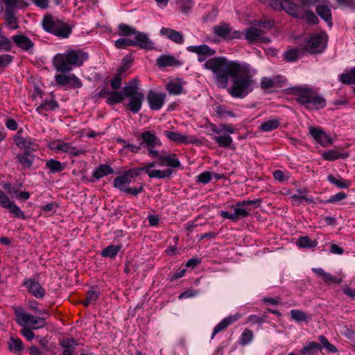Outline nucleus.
<instances>
[{
    "label": "nucleus",
    "mask_w": 355,
    "mask_h": 355,
    "mask_svg": "<svg viewBox=\"0 0 355 355\" xmlns=\"http://www.w3.org/2000/svg\"><path fill=\"white\" fill-rule=\"evenodd\" d=\"M203 67L213 72L215 82L220 88H225L231 78L232 86L228 92L234 98H243L256 87L254 77L257 70L248 63L229 60L220 56L207 60Z\"/></svg>",
    "instance_id": "nucleus-1"
},
{
    "label": "nucleus",
    "mask_w": 355,
    "mask_h": 355,
    "mask_svg": "<svg viewBox=\"0 0 355 355\" xmlns=\"http://www.w3.org/2000/svg\"><path fill=\"white\" fill-rule=\"evenodd\" d=\"M292 91L297 103L309 111L319 110L327 105L325 98L309 86L293 87Z\"/></svg>",
    "instance_id": "nucleus-2"
},
{
    "label": "nucleus",
    "mask_w": 355,
    "mask_h": 355,
    "mask_svg": "<svg viewBox=\"0 0 355 355\" xmlns=\"http://www.w3.org/2000/svg\"><path fill=\"white\" fill-rule=\"evenodd\" d=\"M88 59V54L79 49H69L53 58V65L61 73L71 71L74 67L81 66Z\"/></svg>",
    "instance_id": "nucleus-3"
},
{
    "label": "nucleus",
    "mask_w": 355,
    "mask_h": 355,
    "mask_svg": "<svg viewBox=\"0 0 355 355\" xmlns=\"http://www.w3.org/2000/svg\"><path fill=\"white\" fill-rule=\"evenodd\" d=\"M328 35L324 31L313 33L310 36L303 39L300 44L306 54H320L327 47Z\"/></svg>",
    "instance_id": "nucleus-4"
},
{
    "label": "nucleus",
    "mask_w": 355,
    "mask_h": 355,
    "mask_svg": "<svg viewBox=\"0 0 355 355\" xmlns=\"http://www.w3.org/2000/svg\"><path fill=\"white\" fill-rule=\"evenodd\" d=\"M42 27L45 31L60 38H68L72 33V26L51 15L44 16Z\"/></svg>",
    "instance_id": "nucleus-5"
},
{
    "label": "nucleus",
    "mask_w": 355,
    "mask_h": 355,
    "mask_svg": "<svg viewBox=\"0 0 355 355\" xmlns=\"http://www.w3.org/2000/svg\"><path fill=\"white\" fill-rule=\"evenodd\" d=\"M15 314L17 323L21 327H27L34 330L43 328L46 324L45 318L26 313L20 307L15 309Z\"/></svg>",
    "instance_id": "nucleus-6"
},
{
    "label": "nucleus",
    "mask_w": 355,
    "mask_h": 355,
    "mask_svg": "<svg viewBox=\"0 0 355 355\" xmlns=\"http://www.w3.org/2000/svg\"><path fill=\"white\" fill-rule=\"evenodd\" d=\"M318 340L320 342V344L313 341L309 342L300 350V354L314 355L319 350H321L322 347L329 352L336 353L338 352L337 348L333 344L330 343L324 336H319Z\"/></svg>",
    "instance_id": "nucleus-7"
},
{
    "label": "nucleus",
    "mask_w": 355,
    "mask_h": 355,
    "mask_svg": "<svg viewBox=\"0 0 355 355\" xmlns=\"http://www.w3.org/2000/svg\"><path fill=\"white\" fill-rule=\"evenodd\" d=\"M140 138L142 139L140 145H145L148 150V155L152 158L159 157V151L155 150V148L160 146L162 142L155 132L151 130L144 131L141 133Z\"/></svg>",
    "instance_id": "nucleus-8"
},
{
    "label": "nucleus",
    "mask_w": 355,
    "mask_h": 355,
    "mask_svg": "<svg viewBox=\"0 0 355 355\" xmlns=\"http://www.w3.org/2000/svg\"><path fill=\"white\" fill-rule=\"evenodd\" d=\"M286 12L297 19H304L311 24H317L319 19L312 10H304L297 3H291L286 8Z\"/></svg>",
    "instance_id": "nucleus-9"
},
{
    "label": "nucleus",
    "mask_w": 355,
    "mask_h": 355,
    "mask_svg": "<svg viewBox=\"0 0 355 355\" xmlns=\"http://www.w3.org/2000/svg\"><path fill=\"white\" fill-rule=\"evenodd\" d=\"M0 207L6 209L10 214L15 217L21 220H26L25 213L17 205L14 201L7 195V193L0 189Z\"/></svg>",
    "instance_id": "nucleus-10"
},
{
    "label": "nucleus",
    "mask_w": 355,
    "mask_h": 355,
    "mask_svg": "<svg viewBox=\"0 0 355 355\" xmlns=\"http://www.w3.org/2000/svg\"><path fill=\"white\" fill-rule=\"evenodd\" d=\"M213 33L217 36L228 40H239L243 37V33L239 31H232L230 25L225 22L220 23L213 27Z\"/></svg>",
    "instance_id": "nucleus-11"
},
{
    "label": "nucleus",
    "mask_w": 355,
    "mask_h": 355,
    "mask_svg": "<svg viewBox=\"0 0 355 355\" xmlns=\"http://www.w3.org/2000/svg\"><path fill=\"white\" fill-rule=\"evenodd\" d=\"M309 132L315 141L322 147H328L333 144L330 135L320 127L310 126Z\"/></svg>",
    "instance_id": "nucleus-12"
},
{
    "label": "nucleus",
    "mask_w": 355,
    "mask_h": 355,
    "mask_svg": "<svg viewBox=\"0 0 355 355\" xmlns=\"http://www.w3.org/2000/svg\"><path fill=\"white\" fill-rule=\"evenodd\" d=\"M264 31L257 28L250 27L244 31V38L249 44L265 43L268 44L270 42L268 37L263 35Z\"/></svg>",
    "instance_id": "nucleus-13"
},
{
    "label": "nucleus",
    "mask_w": 355,
    "mask_h": 355,
    "mask_svg": "<svg viewBox=\"0 0 355 355\" xmlns=\"http://www.w3.org/2000/svg\"><path fill=\"white\" fill-rule=\"evenodd\" d=\"M187 50L189 52L197 54L198 61L200 62H205L209 58H211L216 53V51L207 44L189 46L187 47Z\"/></svg>",
    "instance_id": "nucleus-14"
},
{
    "label": "nucleus",
    "mask_w": 355,
    "mask_h": 355,
    "mask_svg": "<svg viewBox=\"0 0 355 355\" xmlns=\"http://www.w3.org/2000/svg\"><path fill=\"white\" fill-rule=\"evenodd\" d=\"M55 81L58 86H71L73 89H79L83 85L80 80L75 74H57L55 76Z\"/></svg>",
    "instance_id": "nucleus-15"
},
{
    "label": "nucleus",
    "mask_w": 355,
    "mask_h": 355,
    "mask_svg": "<svg viewBox=\"0 0 355 355\" xmlns=\"http://www.w3.org/2000/svg\"><path fill=\"white\" fill-rule=\"evenodd\" d=\"M315 12L327 23L328 26L331 27L333 26L329 0H320L315 6Z\"/></svg>",
    "instance_id": "nucleus-16"
},
{
    "label": "nucleus",
    "mask_w": 355,
    "mask_h": 355,
    "mask_svg": "<svg viewBox=\"0 0 355 355\" xmlns=\"http://www.w3.org/2000/svg\"><path fill=\"white\" fill-rule=\"evenodd\" d=\"M132 40L133 46L139 47L146 51H151L155 49L154 42L150 40L148 35L144 32L137 31Z\"/></svg>",
    "instance_id": "nucleus-17"
},
{
    "label": "nucleus",
    "mask_w": 355,
    "mask_h": 355,
    "mask_svg": "<svg viewBox=\"0 0 355 355\" xmlns=\"http://www.w3.org/2000/svg\"><path fill=\"white\" fill-rule=\"evenodd\" d=\"M51 148L58 151L69 153L73 157H77L85 153V150L76 148L72 145V143H65L62 141L53 142Z\"/></svg>",
    "instance_id": "nucleus-18"
},
{
    "label": "nucleus",
    "mask_w": 355,
    "mask_h": 355,
    "mask_svg": "<svg viewBox=\"0 0 355 355\" xmlns=\"http://www.w3.org/2000/svg\"><path fill=\"white\" fill-rule=\"evenodd\" d=\"M23 285L27 288L28 291L31 294L37 299L43 298L46 294L45 289L35 279H25Z\"/></svg>",
    "instance_id": "nucleus-19"
},
{
    "label": "nucleus",
    "mask_w": 355,
    "mask_h": 355,
    "mask_svg": "<svg viewBox=\"0 0 355 355\" xmlns=\"http://www.w3.org/2000/svg\"><path fill=\"white\" fill-rule=\"evenodd\" d=\"M245 207V206H238L237 202L234 209V213L222 211L220 212V216L224 218L231 220L233 222H236L240 218H247L250 216V212Z\"/></svg>",
    "instance_id": "nucleus-20"
},
{
    "label": "nucleus",
    "mask_w": 355,
    "mask_h": 355,
    "mask_svg": "<svg viewBox=\"0 0 355 355\" xmlns=\"http://www.w3.org/2000/svg\"><path fill=\"white\" fill-rule=\"evenodd\" d=\"M166 94L150 90L147 94V101L153 110H159L164 104Z\"/></svg>",
    "instance_id": "nucleus-21"
},
{
    "label": "nucleus",
    "mask_w": 355,
    "mask_h": 355,
    "mask_svg": "<svg viewBox=\"0 0 355 355\" xmlns=\"http://www.w3.org/2000/svg\"><path fill=\"white\" fill-rule=\"evenodd\" d=\"M241 318L239 313L230 315L223 318L218 324L214 328L211 339H213L214 336L219 332L226 329L230 325L237 321Z\"/></svg>",
    "instance_id": "nucleus-22"
},
{
    "label": "nucleus",
    "mask_w": 355,
    "mask_h": 355,
    "mask_svg": "<svg viewBox=\"0 0 355 355\" xmlns=\"http://www.w3.org/2000/svg\"><path fill=\"white\" fill-rule=\"evenodd\" d=\"M12 42L16 46L24 51L29 52L34 47V43L27 36L23 34H17L12 37Z\"/></svg>",
    "instance_id": "nucleus-23"
},
{
    "label": "nucleus",
    "mask_w": 355,
    "mask_h": 355,
    "mask_svg": "<svg viewBox=\"0 0 355 355\" xmlns=\"http://www.w3.org/2000/svg\"><path fill=\"white\" fill-rule=\"evenodd\" d=\"M59 345L62 349V355H78L76 347L78 344L76 340L65 338L59 340Z\"/></svg>",
    "instance_id": "nucleus-24"
},
{
    "label": "nucleus",
    "mask_w": 355,
    "mask_h": 355,
    "mask_svg": "<svg viewBox=\"0 0 355 355\" xmlns=\"http://www.w3.org/2000/svg\"><path fill=\"white\" fill-rule=\"evenodd\" d=\"M127 98H128V102L125 104V106L133 114L138 113L142 107L144 100V94L141 93L135 96H127Z\"/></svg>",
    "instance_id": "nucleus-25"
},
{
    "label": "nucleus",
    "mask_w": 355,
    "mask_h": 355,
    "mask_svg": "<svg viewBox=\"0 0 355 355\" xmlns=\"http://www.w3.org/2000/svg\"><path fill=\"white\" fill-rule=\"evenodd\" d=\"M164 134L169 140L177 144H189L194 143V139L192 137L178 132L165 130Z\"/></svg>",
    "instance_id": "nucleus-26"
},
{
    "label": "nucleus",
    "mask_w": 355,
    "mask_h": 355,
    "mask_svg": "<svg viewBox=\"0 0 355 355\" xmlns=\"http://www.w3.org/2000/svg\"><path fill=\"white\" fill-rule=\"evenodd\" d=\"M114 173L113 168L107 164H101L93 171L92 179L89 180L91 182H95L99 180L104 176Z\"/></svg>",
    "instance_id": "nucleus-27"
},
{
    "label": "nucleus",
    "mask_w": 355,
    "mask_h": 355,
    "mask_svg": "<svg viewBox=\"0 0 355 355\" xmlns=\"http://www.w3.org/2000/svg\"><path fill=\"white\" fill-rule=\"evenodd\" d=\"M160 34L176 44H182L184 43L183 34L174 29L162 27L160 30Z\"/></svg>",
    "instance_id": "nucleus-28"
},
{
    "label": "nucleus",
    "mask_w": 355,
    "mask_h": 355,
    "mask_svg": "<svg viewBox=\"0 0 355 355\" xmlns=\"http://www.w3.org/2000/svg\"><path fill=\"white\" fill-rule=\"evenodd\" d=\"M185 82L182 78L171 80L166 85V88L170 94L179 95L183 93Z\"/></svg>",
    "instance_id": "nucleus-29"
},
{
    "label": "nucleus",
    "mask_w": 355,
    "mask_h": 355,
    "mask_svg": "<svg viewBox=\"0 0 355 355\" xmlns=\"http://www.w3.org/2000/svg\"><path fill=\"white\" fill-rule=\"evenodd\" d=\"M261 3L266 5L268 7L271 8L274 10L282 11L285 10L286 12L287 7L291 4L295 3L293 1L288 0H259Z\"/></svg>",
    "instance_id": "nucleus-30"
},
{
    "label": "nucleus",
    "mask_w": 355,
    "mask_h": 355,
    "mask_svg": "<svg viewBox=\"0 0 355 355\" xmlns=\"http://www.w3.org/2000/svg\"><path fill=\"white\" fill-rule=\"evenodd\" d=\"M286 79L282 76H277L273 78L263 77L261 80V88L264 90L270 89L277 86H281V83H284Z\"/></svg>",
    "instance_id": "nucleus-31"
},
{
    "label": "nucleus",
    "mask_w": 355,
    "mask_h": 355,
    "mask_svg": "<svg viewBox=\"0 0 355 355\" xmlns=\"http://www.w3.org/2000/svg\"><path fill=\"white\" fill-rule=\"evenodd\" d=\"M157 158L159 159V165L161 166H168L175 168H179L181 165L175 154L167 155H160L159 154Z\"/></svg>",
    "instance_id": "nucleus-32"
},
{
    "label": "nucleus",
    "mask_w": 355,
    "mask_h": 355,
    "mask_svg": "<svg viewBox=\"0 0 355 355\" xmlns=\"http://www.w3.org/2000/svg\"><path fill=\"white\" fill-rule=\"evenodd\" d=\"M52 98L50 100L46 99L42 103L36 108V112L42 114L43 112L55 111L59 109V104L55 99L54 94L51 92Z\"/></svg>",
    "instance_id": "nucleus-33"
},
{
    "label": "nucleus",
    "mask_w": 355,
    "mask_h": 355,
    "mask_svg": "<svg viewBox=\"0 0 355 355\" xmlns=\"http://www.w3.org/2000/svg\"><path fill=\"white\" fill-rule=\"evenodd\" d=\"M210 130L214 133L219 135L224 133L225 135L234 134L236 132V129L232 124L223 123L217 125L214 123H211L209 125Z\"/></svg>",
    "instance_id": "nucleus-34"
},
{
    "label": "nucleus",
    "mask_w": 355,
    "mask_h": 355,
    "mask_svg": "<svg viewBox=\"0 0 355 355\" xmlns=\"http://www.w3.org/2000/svg\"><path fill=\"white\" fill-rule=\"evenodd\" d=\"M338 80L347 85H352L355 93V67L351 68L347 72L340 73L338 76Z\"/></svg>",
    "instance_id": "nucleus-35"
},
{
    "label": "nucleus",
    "mask_w": 355,
    "mask_h": 355,
    "mask_svg": "<svg viewBox=\"0 0 355 355\" xmlns=\"http://www.w3.org/2000/svg\"><path fill=\"white\" fill-rule=\"evenodd\" d=\"M139 85V80L137 78H135L130 81H129L128 84L124 87L123 90L122 91L124 96L127 97L141 94L142 92L138 91Z\"/></svg>",
    "instance_id": "nucleus-36"
},
{
    "label": "nucleus",
    "mask_w": 355,
    "mask_h": 355,
    "mask_svg": "<svg viewBox=\"0 0 355 355\" xmlns=\"http://www.w3.org/2000/svg\"><path fill=\"white\" fill-rule=\"evenodd\" d=\"M212 139L220 148H234L233 139L230 135H215L212 137Z\"/></svg>",
    "instance_id": "nucleus-37"
},
{
    "label": "nucleus",
    "mask_w": 355,
    "mask_h": 355,
    "mask_svg": "<svg viewBox=\"0 0 355 355\" xmlns=\"http://www.w3.org/2000/svg\"><path fill=\"white\" fill-rule=\"evenodd\" d=\"M322 158L326 161L332 162L336 159H345L349 157V154L345 151L340 152L336 150L331 149L324 151L322 154Z\"/></svg>",
    "instance_id": "nucleus-38"
},
{
    "label": "nucleus",
    "mask_w": 355,
    "mask_h": 355,
    "mask_svg": "<svg viewBox=\"0 0 355 355\" xmlns=\"http://www.w3.org/2000/svg\"><path fill=\"white\" fill-rule=\"evenodd\" d=\"M156 64L159 68H165L178 65L179 62L173 55H162L157 58Z\"/></svg>",
    "instance_id": "nucleus-39"
},
{
    "label": "nucleus",
    "mask_w": 355,
    "mask_h": 355,
    "mask_svg": "<svg viewBox=\"0 0 355 355\" xmlns=\"http://www.w3.org/2000/svg\"><path fill=\"white\" fill-rule=\"evenodd\" d=\"M131 178L123 171L121 175L115 178L113 180V187L121 191L125 190L128 187L125 185L131 182Z\"/></svg>",
    "instance_id": "nucleus-40"
},
{
    "label": "nucleus",
    "mask_w": 355,
    "mask_h": 355,
    "mask_svg": "<svg viewBox=\"0 0 355 355\" xmlns=\"http://www.w3.org/2000/svg\"><path fill=\"white\" fill-rule=\"evenodd\" d=\"M306 55L305 51L302 47L295 48L286 51L284 53V58L288 62L295 61Z\"/></svg>",
    "instance_id": "nucleus-41"
},
{
    "label": "nucleus",
    "mask_w": 355,
    "mask_h": 355,
    "mask_svg": "<svg viewBox=\"0 0 355 355\" xmlns=\"http://www.w3.org/2000/svg\"><path fill=\"white\" fill-rule=\"evenodd\" d=\"M216 113L220 119H226L228 117H238L239 114L231 110L227 105H220L216 107Z\"/></svg>",
    "instance_id": "nucleus-42"
},
{
    "label": "nucleus",
    "mask_w": 355,
    "mask_h": 355,
    "mask_svg": "<svg viewBox=\"0 0 355 355\" xmlns=\"http://www.w3.org/2000/svg\"><path fill=\"white\" fill-rule=\"evenodd\" d=\"M280 120L277 118L270 119L263 122L259 127V130L263 132H268L279 128Z\"/></svg>",
    "instance_id": "nucleus-43"
},
{
    "label": "nucleus",
    "mask_w": 355,
    "mask_h": 355,
    "mask_svg": "<svg viewBox=\"0 0 355 355\" xmlns=\"http://www.w3.org/2000/svg\"><path fill=\"white\" fill-rule=\"evenodd\" d=\"M173 173V170L166 168L165 170L155 169L147 171V175L150 178L165 179L169 178Z\"/></svg>",
    "instance_id": "nucleus-44"
},
{
    "label": "nucleus",
    "mask_w": 355,
    "mask_h": 355,
    "mask_svg": "<svg viewBox=\"0 0 355 355\" xmlns=\"http://www.w3.org/2000/svg\"><path fill=\"white\" fill-rule=\"evenodd\" d=\"M122 246L121 245H110L105 248L101 252V255L105 258L114 259L120 252Z\"/></svg>",
    "instance_id": "nucleus-45"
},
{
    "label": "nucleus",
    "mask_w": 355,
    "mask_h": 355,
    "mask_svg": "<svg viewBox=\"0 0 355 355\" xmlns=\"http://www.w3.org/2000/svg\"><path fill=\"white\" fill-rule=\"evenodd\" d=\"M18 162L25 168H30L34 162V155L30 153L24 152L17 156Z\"/></svg>",
    "instance_id": "nucleus-46"
},
{
    "label": "nucleus",
    "mask_w": 355,
    "mask_h": 355,
    "mask_svg": "<svg viewBox=\"0 0 355 355\" xmlns=\"http://www.w3.org/2000/svg\"><path fill=\"white\" fill-rule=\"evenodd\" d=\"M9 350L14 353L21 352L24 349L22 340L19 338L11 336L8 343Z\"/></svg>",
    "instance_id": "nucleus-47"
},
{
    "label": "nucleus",
    "mask_w": 355,
    "mask_h": 355,
    "mask_svg": "<svg viewBox=\"0 0 355 355\" xmlns=\"http://www.w3.org/2000/svg\"><path fill=\"white\" fill-rule=\"evenodd\" d=\"M46 167L49 170V173H60L64 168V166L60 161L54 159L47 160L46 162Z\"/></svg>",
    "instance_id": "nucleus-48"
},
{
    "label": "nucleus",
    "mask_w": 355,
    "mask_h": 355,
    "mask_svg": "<svg viewBox=\"0 0 355 355\" xmlns=\"http://www.w3.org/2000/svg\"><path fill=\"white\" fill-rule=\"evenodd\" d=\"M296 245L300 248H312L318 245L315 240H311L307 236H300L296 241Z\"/></svg>",
    "instance_id": "nucleus-49"
},
{
    "label": "nucleus",
    "mask_w": 355,
    "mask_h": 355,
    "mask_svg": "<svg viewBox=\"0 0 355 355\" xmlns=\"http://www.w3.org/2000/svg\"><path fill=\"white\" fill-rule=\"evenodd\" d=\"M327 180L339 189L348 188L351 184L349 181L343 179L340 177L339 178H336L333 175H329L327 176Z\"/></svg>",
    "instance_id": "nucleus-50"
},
{
    "label": "nucleus",
    "mask_w": 355,
    "mask_h": 355,
    "mask_svg": "<svg viewBox=\"0 0 355 355\" xmlns=\"http://www.w3.org/2000/svg\"><path fill=\"white\" fill-rule=\"evenodd\" d=\"M125 98L122 92L112 91L106 99L107 104L113 105L121 103Z\"/></svg>",
    "instance_id": "nucleus-51"
},
{
    "label": "nucleus",
    "mask_w": 355,
    "mask_h": 355,
    "mask_svg": "<svg viewBox=\"0 0 355 355\" xmlns=\"http://www.w3.org/2000/svg\"><path fill=\"white\" fill-rule=\"evenodd\" d=\"M100 296L98 291L89 290L86 293V297L83 302L84 306L87 307L90 304H95Z\"/></svg>",
    "instance_id": "nucleus-52"
},
{
    "label": "nucleus",
    "mask_w": 355,
    "mask_h": 355,
    "mask_svg": "<svg viewBox=\"0 0 355 355\" xmlns=\"http://www.w3.org/2000/svg\"><path fill=\"white\" fill-rule=\"evenodd\" d=\"M119 35L123 37H128L130 35H135L137 33V30L128 24L121 23L118 26Z\"/></svg>",
    "instance_id": "nucleus-53"
},
{
    "label": "nucleus",
    "mask_w": 355,
    "mask_h": 355,
    "mask_svg": "<svg viewBox=\"0 0 355 355\" xmlns=\"http://www.w3.org/2000/svg\"><path fill=\"white\" fill-rule=\"evenodd\" d=\"M21 0H4V13H15V9L20 7Z\"/></svg>",
    "instance_id": "nucleus-54"
},
{
    "label": "nucleus",
    "mask_w": 355,
    "mask_h": 355,
    "mask_svg": "<svg viewBox=\"0 0 355 355\" xmlns=\"http://www.w3.org/2000/svg\"><path fill=\"white\" fill-rule=\"evenodd\" d=\"M7 26L10 30H16L19 28L18 21L15 13H4Z\"/></svg>",
    "instance_id": "nucleus-55"
},
{
    "label": "nucleus",
    "mask_w": 355,
    "mask_h": 355,
    "mask_svg": "<svg viewBox=\"0 0 355 355\" xmlns=\"http://www.w3.org/2000/svg\"><path fill=\"white\" fill-rule=\"evenodd\" d=\"M297 193L293 194L291 197L294 200L300 201L303 200L309 203L314 202L313 198L312 196H307L305 195V193L307 192L306 190L297 189Z\"/></svg>",
    "instance_id": "nucleus-56"
},
{
    "label": "nucleus",
    "mask_w": 355,
    "mask_h": 355,
    "mask_svg": "<svg viewBox=\"0 0 355 355\" xmlns=\"http://www.w3.org/2000/svg\"><path fill=\"white\" fill-rule=\"evenodd\" d=\"M252 339L253 332L248 329H245L239 338V342L242 345H246L250 343Z\"/></svg>",
    "instance_id": "nucleus-57"
},
{
    "label": "nucleus",
    "mask_w": 355,
    "mask_h": 355,
    "mask_svg": "<svg viewBox=\"0 0 355 355\" xmlns=\"http://www.w3.org/2000/svg\"><path fill=\"white\" fill-rule=\"evenodd\" d=\"M291 316L296 322H306L309 319L305 312L299 309L291 310Z\"/></svg>",
    "instance_id": "nucleus-58"
},
{
    "label": "nucleus",
    "mask_w": 355,
    "mask_h": 355,
    "mask_svg": "<svg viewBox=\"0 0 355 355\" xmlns=\"http://www.w3.org/2000/svg\"><path fill=\"white\" fill-rule=\"evenodd\" d=\"M25 147L23 150H24V152L30 153L37 151L39 146L36 142L35 139L26 137V141L25 142Z\"/></svg>",
    "instance_id": "nucleus-59"
},
{
    "label": "nucleus",
    "mask_w": 355,
    "mask_h": 355,
    "mask_svg": "<svg viewBox=\"0 0 355 355\" xmlns=\"http://www.w3.org/2000/svg\"><path fill=\"white\" fill-rule=\"evenodd\" d=\"M12 41L4 35L1 36L0 37V51H10L12 49Z\"/></svg>",
    "instance_id": "nucleus-60"
},
{
    "label": "nucleus",
    "mask_w": 355,
    "mask_h": 355,
    "mask_svg": "<svg viewBox=\"0 0 355 355\" xmlns=\"http://www.w3.org/2000/svg\"><path fill=\"white\" fill-rule=\"evenodd\" d=\"M23 132L22 128L19 129L13 137L15 145L21 150L26 146L25 142L26 141V137H23L21 135Z\"/></svg>",
    "instance_id": "nucleus-61"
},
{
    "label": "nucleus",
    "mask_w": 355,
    "mask_h": 355,
    "mask_svg": "<svg viewBox=\"0 0 355 355\" xmlns=\"http://www.w3.org/2000/svg\"><path fill=\"white\" fill-rule=\"evenodd\" d=\"M114 46L117 49H125L128 46H133V42L132 39L119 38L115 41Z\"/></svg>",
    "instance_id": "nucleus-62"
},
{
    "label": "nucleus",
    "mask_w": 355,
    "mask_h": 355,
    "mask_svg": "<svg viewBox=\"0 0 355 355\" xmlns=\"http://www.w3.org/2000/svg\"><path fill=\"white\" fill-rule=\"evenodd\" d=\"M179 7L184 13H188L194 5L193 0H180Z\"/></svg>",
    "instance_id": "nucleus-63"
},
{
    "label": "nucleus",
    "mask_w": 355,
    "mask_h": 355,
    "mask_svg": "<svg viewBox=\"0 0 355 355\" xmlns=\"http://www.w3.org/2000/svg\"><path fill=\"white\" fill-rule=\"evenodd\" d=\"M212 173L209 171H205L196 176V181L204 184H207L211 180Z\"/></svg>",
    "instance_id": "nucleus-64"
}]
</instances>
